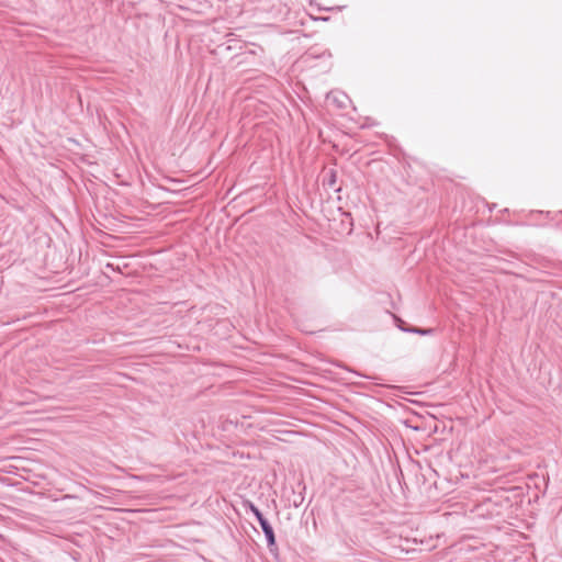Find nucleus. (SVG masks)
<instances>
[{
	"instance_id": "5",
	"label": "nucleus",
	"mask_w": 562,
	"mask_h": 562,
	"mask_svg": "<svg viewBox=\"0 0 562 562\" xmlns=\"http://www.w3.org/2000/svg\"><path fill=\"white\" fill-rule=\"evenodd\" d=\"M249 509L251 510V513H255V510H257L258 508L252 503H250Z\"/></svg>"
},
{
	"instance_id": "1",
	"label": "nucleus",
	"mask_w": 562,
	"mask_h": 562,
	"mask_svg": "<svg viewBox=\"0 0 562 562\" xmlns=\"http://www.w3.org/2000/svg\"><path fill=\"white\" fill-rule=\"evenodd\" d=\"M259 525L266 536L268 546L269 547L274 546L276 544L274 532H273V529H272L271 525L269 524V521L267 519H265L261 522H259Z\"/></svg>"
},
{
	"instance_id": "2",
	"label": "nucleus",
	"mask_w": 562,
	"mask_h": 562,
	"mask_svg": "<svg viewBox=\"0 0 562 562\" xmlns=\"http://www.w3.org/2000/svg\"><path fill=\"white\" fill-rule=\"evenodd\" d=\"M403 330H405V328L401 327ZM406 331H411V333H416V334H419V335H429L430 333H432V329H423V328H409V329H406Z\"/></svg>"
},
{
	"instance_id": "4",
	"label": "nucleus",
	"mask_w": 562,
	"mask_h": 562,
	"mask_svg": "<svg viewBox=\"0 0 562 562\" xmlns=\"http://www.w3.org/2000/svg\"><path fill=\"white\" fill-rule=\"evenodd\" d=\"M252 514L257 518L258 522H261L262 520L266 519L259 509L255 510V513H252Z\"/></svg>"
},
{
	"instance_id": "3",
	"label": "nucleus",
	"mask_w": 562,
	"mask_h": 562,
	"mask_svg": "<svg viewBox=\"0 0 562 562\" xmlns=\"http://www.w3.org/2000/svg\"><path fill=\"white\" fill-rule=\"evenodd\" d=\"M252 514L257 518L258 522H261L262 520L266 519L259 509L255 510V513H252Z\"/></svg>"
}]
</instances>
